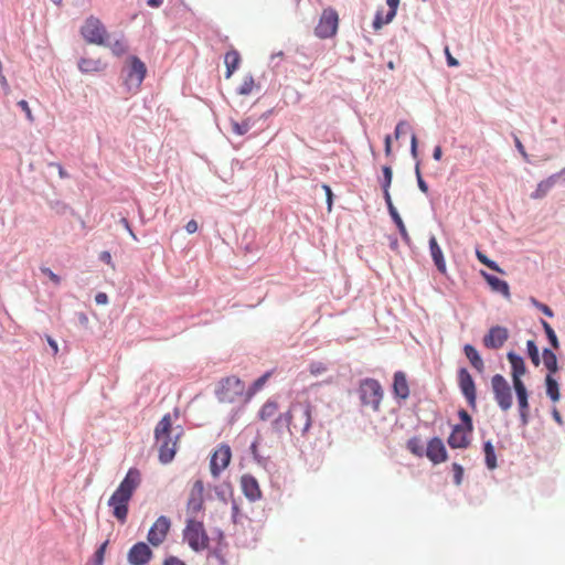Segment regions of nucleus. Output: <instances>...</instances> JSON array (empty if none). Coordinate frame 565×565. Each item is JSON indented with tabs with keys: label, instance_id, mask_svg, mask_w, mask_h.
<instances>
[{
	"label": "nucleus",
	"instance_id": "nucleus-1",
	"mask_svg": "<svg viewBox=\"0 0 565 565\" xmlns=\"http://www.w3.org/2000/svg\"><path fill=\"white\" fill-rule=\"evenodd\" d=\"M140 483V471L137 468H130L108 500V505L113 509L114 518L121 524L127 521L129 501Z\"/></svg>",
	"mask_w": 565,
	"mask_h": 565
},
{
	"label": "nucleus",
	"instance_id": "nucleus-2",
	"mask_svg": "<svg viewBox=\"0 0 565 565\" xmlns=\"http://www.w3.org/2000/svg\"><path fill=\"white\" fill-rule=\"evenodd\" d=\"M311 412L312 406L309 401H296L292 402L289 409L279 414L273 422V430L280 433L284 428H287L291 434L292 429L306 434L311 426Z\"/></svg>",
	"mask_w": 565,
	"mask_h": 565
},
{
	"label": "nucleus",
	"instance_id": "nucleus-3",
	"mask_svg": "<svg viewBox=\"0 0 565 565\" xmlns=\"http://www.w3.org/2000/svg\"><path fill=\"white\" fill-rule=\"evenodd\" d=\"M182 433L181 427L173 429L170 414H166L159 420L154 428V439L161 463L166 465L173 460Z\"/></svg>",
	"mask_w": 565,
	"mask_h": 565
},
{
	"label": "nucleus",
	"instance_id": "nucleus-4",
	"mask_svg": "<svg viewBox=\"0 0 565 565\" xmlns=\"http://www.w3.org/2000/svg\"><path fill=\"white\" fill-rule=\"evenodd\" d=\"M246 393L244 382L234 375L222 379L215 390L218 402L225 404H233L239 401L247 402Z\"/></svg>",
	"mask_w": 565,
	"mask_h": 565
},
{
	"label": "nucleus",
	"instance_id": "nucleus-5",
	"mask_svg": "<svg viewBox=\"0 0 565 565\" xmlns=\"http://www.w3.org/2000/svg\"><path fill=\"white\" fill-rule=\"evenodd\" d=\"M358 393L362 406L369 407L373 412L380 411L381 403L384 396V391L377 380H362L360 382Z\"/></svg>",
	"mask_w": 565,
	"mask_h": 565
},
{
	"label": "nucleus",
	"instance_id": "nucleus-6",
	"mask_svg": "<svg viewBox=\"0 0 565 565\" xmlns=\"http://www.w3.org/2000/svg\"><path fill=\"white\" fill-rule=\"evenodd\" d=\"M183 539L194 552H201L209 547L210 539L202 521L196 518H188L183 530Z\"/></svg>",
	"mask_w": 565,
	"mask_h": 565
},
{
	"label": "nucleus",
	"instance_id": "nucleus-7",
	"mask_svg": "<svg viewBox=\"0 0 565 565\" xmlns=\"http://www.w3.org/2000/svg\"><path fill=\"white\" fill-rule=\"evenodd\" d=\"M147 73L145 63L137 56H130L127 60V74L125 86L128 92L135 94L140 88Z\"/></svg>",
	"mask_w": 565,
	"mask_h": 565
},
{
	"label": "nucleus",
	"instance_id": "nucleus-8",
	"mask_svg": "<svg viewBox=\"0 0 565 565\" xmlns=\"http://www.w3.org/2000/svg\"><path fill=\"white\" fill-rule=\"evenodd\" d=\"M81 34L89 44L106 45L107 30L96 17H88L81 28Z\"/></svg>",
	"mask_w": 565,
	"mask_h": 565
},
{
	"label": "nucleus",
	"instance_id": "nucleus-9",
	"mask_svg": "<svg viewBox=\"0 0 565 565\" xmlns=\"http://www.w3.org/2000/svg\"><path fill=\"white\" fill-rule=\"evenodd\" d=\"M491 388L500 409L509 411L512 407V391L508 381L501 374H495L491 377Z\"/></svg>",
	"mask_w": 565,
	"mask_h": 565
},
{
	"label": "nucleus",
	"instance_id": "nucleus-10",
	"mask_svg": "<svg viewBox=\"0 0 565 565\" xmlns=\"http://www.w3.org/2000/svg\"><path fill=\"white\" fill-rule=\"evenodd\" d=\"M339 26V15L332 8L322 11L319 22L315 29V34L319 39H329L335 35Z\"/></svg>",
	"mask_w": 565,
	"mask_h": 565
},
{
	"label": "nucleus",
	"instance_id": "nucleus-11",
	"mask_svg": "<svg viewBox=\"0 0 565 565\" xmlns=\"http://www.w3.org/2000/svg\"><path fill=\"white\" fill-rule=\"evenodd\" d=\"M204 510V483L201 479L193 482L188 501H186V515L188 518H196L198 513Z\"/></svg>",
	"mask_w": 565,
	"mask_h": 565
},
{
	"label": "nucleus",
	"instance_id": "nucleus-12",
	"mask_svg": "<svg viewBox=\"0 0 565 565\" xmlns=\"http://www.w3.org/2000/svg\"><path fill=\"white\" fill-rule=\"evenodd\" d=\"M232 459V451L228 445L221 444L214 450L210 460V470L214 478H218L221 472L225 470Z\"/></svg>",
	"mask_w": 565,
	"mask_h": 565
},
{
	"label": "nucleus",
	"instance_id": "nucleus-13",
	"mask_svg": "<svg viewBox=\"0 0 565 565\" xmlns=\"http://www.w3.org/2000/svg\"><path fill=\"white\" fill-rule=\"evenodd\" d=\"M458 383L461 393L466 397L468 404L476 408L477 406V392L472 376L467 369L462 367L458 371Z\"/></svg>",
	"mask_w": 565,
	"mask_h": 565
},
{
	"label": "nucleus",
	"instance_id": "nucleus-14",
	"mask_svg": "<svg viewBox=\"0 0 565 565\" xmlns=\"http://www.w3.org/2000/svg\"><path fill=\"white\" fill-rule=\"evenodd\" d=\"M171 522L167 516H159L150 527L147 540L152 546H159L166 540Z\"/></svg>",
	"mask_w": 565,
	"mask_h": 565
},
{
	"label": "nucleus",
	"instance_id": "nucleus-15",
	"mask_svg": "<svg viewBox=\"0 0 565 565\" xmlns=\"http://www.w3.org/2000/svg\"><path fill=\"white\" fill-rule=\"evenodd\" d=\"M509 338V331L504 327L495 326L490 328L483 337V345L488 349H500Z\"/></svg>",
	"mask_w": 565,
	"mask_h": 565
},
{
	"label": "nucleus",
	"instance_id": "nucleus-16",
	"mask_svg": "<svg viewBox=\"0 0 565 565\" xmlns=\"http://www.w3.org/2000/svg\"><path fill=\"white\" fill-rule=\"evenodd\" d=\"M152 557L151 548L143 542H138L128 552L130 565H146Z\"/></svg>",
	"mask_w": 565,
	"mask_h": 565
},
{
	"label": "nucleus",
	"instance_id": "nucleus-17",
	"mask_svg": "<svg viewBox=\"0 0 565 565\" xmlns=\"http://www.w3.org/2000/svg\"><path fill=\"white\" fill-rule=\"evenodd\" d=\"M426 456L434 465L445 462L448 459L446 447L439 437H434L428 441Z\"/></svg>",
	"mask_w": 565,
	"mask_h": 565
},
{
	"label": "nucleus",
	"instance_id": "nucleus-18",
	"mask_svg": "<svg viewBox=\"0 0 565 565\" xmlns=\"http://www.w3.org/2000/svg\"><path fill=\"white\" fill-rule=\"evenodd\" d=\"M471 431H468V429H465L461 425H456L452 428V431L450 436L448 437V445L452 449H463L467 448L470 445L469 435Z\"/></svg>",
	"mask_w": 565,
	"mask_h": 565
},
{
	"label": "nucleus",
	"instance_id": "nucleus-19",
	"mask_svg": "<svg viewBox=\"0 0 565 565\" xmlns=\"http://www.w3.org/2000/svg\"><path fill=\"white\" fill-rule=\"evenodd\" d=\"M241 487L245 497L250 501H256L262 498V491L258 481L252 475L242 476Z\"/></svg>",
	"mask_w": 565,
	"mask_h": 565
},
{
	"label": "nucleus",
	"instance_id": "nucleus-20",
	"mask_svg": "<svg viewBox=\"0 0 565 565\" xmlns=\"http://www.w3.org/2000/svg\"><path fill=\"white\" fill-rule=\"evenodd\" d=\"M513 387L518 398L520 417L522 419V423L526 424L530 412L529 394L526 386L524 383H516V385H513Z\"/></svg>",
	"mask_w": 565,
	"mask_h": 565
},
{
	"label": "nucleus",
	"instance_id": "nucleus-21",
	"mask_svg": "<svg viewBox=\"0 0 565 565\" xmlns=\"http://www.w3.org/2000/svg\"><path fill=\"white\" fill-rule=\"evenodd\" d=\"M429 250H430V256L433 258V262H434L436 268L438 269V271L443 275H446L447 274L446 260H445L441 247L439 246L435 236H430V238H429Z\"/></svg>",
	"mask_w": 565,
	"mask_h": 565
},
{
	"label": "nucleus",
	"instance_id": "nucleus-22",
	"mask_svg": "<svg viewBox=\"0 0 565 565\" xmlns=\"http://www.w3.org/2000/svg\"><path fill=\"white\" fill-rule=\"evenodd\" d=\"M508 360L512 367L513 385H516V383H523L521 376L524 375L526 372L523 359L520 355L515 354L514 352H509Z\"/></svg>",
	"mask_w": 565,
	"mask_h": 565
},
{
	"label": "nucleus",
	"instance_id": "nucleus-23",
	"mask_svg": "<svg viewBox=\"0 0 565 565\" xmlns=\"http://www.w3.org/2000/svg\"><path fill=\"white\" fill-rule=\"evenodd\" d=\"M393 393L395 397L406 399L409 396V386L406 374L398 371L394 374Z\"/></svg>",
	"mask_w": 565,
	"mask_h": 565
},
{
	"label": "nucleus",
	"instance_id": "nucleus-24",
	"mask_svg": "<svg viewBox=\"0 0 565 565\" xmlns=\"http://www.w3.org/2000/svg\"><path fill=\"white\" fill-rule=\"evenodd\" d=\"M386 3L388 6V11L386 15L383 18L382 13L379 11L375 15L373 26L375 30L381 29L384 24L390 23L394 17L396 15V11L399 4V0H386Z\"/></svg>",
	"mask_w": 565,
	"mask_h": 565
},
{
	"label": "nucleus",
	"instance_id": "nucleus-25",
	"mask_svg": "<svg viewBox=\"0 0 565 565\" xmlns=\"http://www.w3.org/2000/svg\"><path fill=\"white\" fill-rule=\"evenodd\" d=\"M481 275L483 276V278L489 284V286L491 287V289L493 291L500 292L504 296V298L510 299V297H511L510 287L505 280H502V279H500L493 275H490L483 270L481 271Z\"/></svg>",
	"mask_w": 565,
	"mask_h": 565
},
{
	"label": "nucleus",
	"instance_id": "nucleus-26",
	"mask_svg": "<svg viewBox=\"0 0 565 565\" xmlns=\"http://www.w3.org/2000/svg\"><path fill=\"white\" fill-rule=\"evenodd\" d=\"M278 411L279 406L277 402L268 399L258 411V418L263 422L271 420L273 423L274 419L277 418V416L280 414Z\"/></svg>",
	"mask_w": 565,
	"mask_h": 565
},
{
	"label": "nucleus",
	"instance_id": "nucleus-27",
	"mask_svg": "<svg viewBox=\"0 0 565 565\" xmlns=\"http://www.w3.org/2000/svg\"><path fill=\"white\" fill-rule=\"evenodd\" d=\"M224 63L226 66L225 77L230 78L233 75V73L238 68L241 63V55L238 51L232 49L228 52H226L224 56Z\"/></svg>",
	"mask_w": 565,
	"mask_h": 565
},
{
	"label": "nucleus",
	"instance_id": "nucleus-28",
	"mask_svg": "<svg viewBox=\"0 0 565 565\" xmlns=\"http://www.w3.org/2000/svg\"><path fill=\"white\" fill-rule=\"evenodd\" d=\"M463 352L466 358L469 360L470 364L479 372L482 373L484 371V363L481 359L479 352L471 344H466L463 347Z\"/></svg>",
	"mask_w": 565,
	"mask_h": 565
},
{
	"label": "nucleus",
	"instance_id": "nucleus-29",
	"mask_svg": "<svg viewBox=\"0 0 565 565\" xmlns=\"http://www.w3.org/2000/svg\"><path fill=\"white\" fill-rule=\"evenodd\" d=\"M557 178H558L557 174H553V175L548 177L547 179L541 181L537 184L536 190L531 194V198L534 200L544 198L550 192V190L554 186Z\"/></svg>",
	"mask_w": 565,
	"mask_h": 565
},
{
	"label": "nucleus",
	"instance_id": "nucleus-30",
	"mask_svg": "<svg viewBox=\"0 0 565 565\" xmlns=\"http://www.w3.org/2000/svg\"><path fill=\"white\" fill-rule=\"evenodd\" d=\"M78 68L83 73H97L105 68V64L100 60L83 57L78 61Z\"/></svg>",
	"mask_w": 565,
	"mask_h": 565
},
{
	"label": "nucleus",
	"instance_id": "nucleus-31",
	"mask_svg": "<svg viewBox=\"0 0 565 565\" xmlns=\"http://www.w3.org/2000/svg\"><path fill=\"white\" fill-rule=\"evenodd\" d=\"M486 465L490 470L497 468V457L492 443L490 440L486 441L483 445Z\"/></svg>",
	"mask_w": 565,
	"mask_h": 565
},
{
	"label": "nucleus",
	"instance_id": "nucleus-32",
	"mask_svg": "<svg viewBox=\"0 0 565 565\" xmlns=\"http://www.w3.org/2000/svg\"><path fill=\"white\" fill-rule=\"evenodd\" d=\"M546 383V394L551 397L553 402H557L559 399V388L557 382L553 379L551 374H548L545 379Z\"/></svg>",
	"mask_w": 565,
	"mask_h": 565
},
{
	"label": "nucleus",
	"instance_id": "nucleus-33",
	"mask_svg": "<svg viewBox=\"0 0 565 565\" xmlns=\"http://www.w3.org/2000/svg\"><path fill=\"white\" fill-rule=\"evenodd\" d=\"M543 363L550 371L551 375L557 371L556 355L550 349L543 350Z\"/></svg>",
	"mask_w": 565,
	"mask_h": 565
},
{
	"label": "nucleus",
	"instance_id": "nucleus-34",
	"mask_svg": "<svg viewBox=\"0 0 565 565\" xmlns=\"http://www.w3.org/2000/svg\"><path fill=\"white\" fill-rule=\"evenodd\" d=\"M390 215H391L392 220L394 221V223L396 224L403 241L408 244L411 242V236H409V234L405 227V224H404L401 215L398 214L397 210L390 213Z\"/></svg>",
	"mask_w": 565,
	"mask_h": 565
},
{
	"label": "nucleus",
	"instance_id": "nucleus-35",
	"mask_svg": "<svg viewBox=\"0 0 565 565\" xmlns=\"http://www.w3.org/2000/svg\"><path fill=\"white\" fill-rule=\"evenodd\" d=\"M256 87L255 79L252 75H246L243 78L242 84L237 88V93L239 95H249L253 93L254 88Z\"/></svg>",
	"mask_w": 565,
	"mask_h": 565
},
{
	"label": "nucleus",
	"instance_id": "nucleus-36",
	"mask_svg": "<svg viewBox=\"0 0 565 565\" xmlns=\"http://www.w3.org/2000/svg\"><path fill=\"white\" fill-rule=\"evenodd\" d=\"M270 376V373L267 372L265 373L264 375H262L260 377H258L254 383L253 385L250 386V388L248 391H246V401H249L253 395L259 391L264 385L265 383L267 382V380L269 379Z\"/></svg>",
	"mask_w": 565,
	"mask_h": 565
},
{
	"label": "nucleus",
	"instance_id": "nucleus-37",
	"mask_svg": "<svg viewBox=\"0 0 565 565\" xmlns=\"http://www.w3.org/2000/svg\"><path fill=\"white\" fill-rule=\"evenodd\" d=\"M250 127H252V124H250L249 119L243 120L242 122L234 121V120L231 121L232 132H234L237 136L245 135L246 132H248Z\"/></svg>",
	"mask_w": 565,
	"mask_h": 565
},
{
	"label": "nucleus",
	"instance_id": "nucleus-38",
	"mask_svg": "<svg viewBox=\"0 0 565 565\" xmlns=\"http://www.w3.org/2000/svg\"><path fill=\"white\" fill-rule=\"evenodd\" d=\"M476 256L478 258V260L486 265L488 268L494 270V271H498V273H503V270L498 266V264L491 259H489L483 253H481L479 249L476 250Z\"/></svg>",
	"mask_w": 565,
	"mask_h": 565
},
{
	"label": "nucleus",
	"instance_id": "nucleus-39",
	"mask_svg": "<svg viewBox=\"0 0 565 565\" xmlns=\"http://www.w3.org/2000/svg\"><path fill=\"white\" fill-rule=\"evenodd\" d=\"M542 327L546 333V337L548 338L551 345L554 349H558L559 343H558L557 337H556L553 328L551 327V324L548 322H546L545 320H542Z\"/></svg>",
	"mask_w": 565,
	"mask_h": 565
},
{
	"label": "nucleus",
	"instance_id": "nucleus-40",
	"mask_svg": "<svg viewBox=\"0 0 565 565\" xmlns=\"http://www.w3.org/2000/svg\"><path fill=\"white\" fill-rule=\"evenodd\" d=\"M407 449L415 456H423V446L417 437H413L407 441Z\"/></svg>",
	"mask_w": 565,
	"mask_h": 565
},
{
	"label": "nucleus",
	"instance_id": "nucleus-41",
	"mask_svg": "<svg viewBox=\"0 0 565 565\" xmlns=\"http://www.w3.org/2000/svg\"><path fill=\"white\" fill-rule=\"evenodd\" d=\"M529 356L534 365L540 364L539 349L533 340H529L526 343Z\"/></svg>",
	"mask_w": 565,
	"mask_h": 565
},
{
	"label": "nucleus",
	"instance_id": "nucleus-42",
	"mask_svg": "<svg viewBox=\"0 0 565 565\" xmlns=\"http://www.w3.org/2000/svg\"><path fill=\"white\" fill-rule=\"evenodd\" d=\"M108 46L116 56H121L127 52V46L122 40H116Z\"/></svg>",
	"mask_w": 565,
	"mask_h": 565
},
{
	"label": "nucleus",
	"instance_id": "nucleus-43",
	"mask_svg": "<svg viewBox=\"0 0 565 565\" xmlns=\"http://www.w3.org/2000/svg\"><path fill=\"white\" fill-rule=\"evenodd\" d=\"M458 416H459L460 420L462 422L461 426H463L465 429H468V431H472L473 430L472 419H471V416L468 414V412L465 409H459Z\"/></svg>",
	"mask_w": 565,
	"mask_h": 565
},
{
	"label": "nucleus",
	"instance_id": "nucleus-44",
	"mask_svg": "<svg viewBox=\"0 0 565 565\" xmlns=\"http://www.w3.org/2000/svg\"><path fill=\"white\" fill-rule=\"evenodd\" d=\"M383 171V181H382V189H390L393 178L392 168L388 166H384L382 168Z\"/></svg>",
	"mask_w": 565,
	"mask_h": 565
},
{
	"label": "nucleus",
	"instance_id": "nucleus-45",
	"mask_svg": "<svg viewBox=\"0 0 565 565\" xmlns=\"http://www.w3.org/2000/svg\"><path fill=\"white\" fill-rule=\"evenodd\" d=\"M415 173H416V179H417V184H418L419 190L425 194L428 193V185L422 178L420 168H419L418 162L415 166Z\"/></svg>",
	"mask_w": 565,
	"mask_h": 565
},
{
	"label": "nucleus",
	"instance_id": "nucleus-46",
	"mask_svg": "<svg viewBox=\"0 0 565 565\" xmlns=\"http://www.w3.org/2000/svg\"><path fill=\"white\" fill-rule=\"evenodd\" d=\"M452 471H454V482L457 486L461 484L462 478H463V468L459 463L454 462Z\"/></svg>",
	"mask_w": 565,
	"mask_h": 565
},
{
	"label": "nucleus",
	"instance_id": "nucleus-47",
	"mask_svg": "<svg viewBox=\"0 0 565 565\" xmlns=\"http://www.w3.org/2000/svg\"><path fill=\"white\" fill-rule=\"evenodd\" d=\"M408 129H411L409 124L406 120H401L395 128V139H399Z\"/></svg>",
	"mask_w": 565,
	"mask_h": 565
},
{
	"label": "nucleus",
	"instance_id": "nucleus-48",
	"mask_svg": "<svg viewBox=\"0 0 565 565\" xmlns=\"http://www.w3.org/2000/svg\"><path fill=\"white\" fill-rule=\"evenodd\" d=\"M107 544L108 542H104L99 547L98 550L95 552V561L97 563V565H102L103 562H104V556H105V552H106V547H107Z\"/></svg>",
	"mask_w": 565,
	"mask_h": 565
},
{
	"label": "nucleus",
	"instance_id": "nucleus-49",
	"mask_svg": "<svg viewBox=\"0 0 565 565\" xmlns=\"http://www.w3.org/2000/svg\"><path fill=\"white\" fill-rule=\"evenodd\" d=\"M18 106L25 113V116H26V119L30 121V122H33L34 121V117H33V114L29 107V104L26 100L22 99L20 102H18Z\"/></svg>",
	"mask_w": 565,
	"mask_h": 565
},
{
	"label": "nucleus",
	"instance_id": "nucleus-50",
	"mask_svg": "<svg viewBox=\"0 0 565 565\" xmlns=\"http://www.w3.org/2000/svg\"><path fill=\"white\" fill-rule=\"evenodd\" d=\"M326 371L327 367L322 362H313L310 364V373L313 375H319Z\"/></svg>",
	"mask_w": 565,
	"mask_h": 565
},
{
	"label": "nucleus",
	"instance_id": "nucleus-51",
	"mask_svg": "<svg viewBox=\"0 0 565 565\" xmlns=\"http://www.w3.org/2000/svg\"><path fill=\"white\" fill-rule=\"evenodd\" d=\"M383 194H384L385 202L387 204L388 212L392 213V212L396 211V207L394 206V204L392 202L390 189H383Z\"/></svg>",
	"mask_w": 565,
	"mask_h": 565
},
{
	"label": "nucleus",
	"instance_id": "nucleus-52",
	"mask_svg": "<svg viewBox=\"0 0 565 565\" xmlns=\"http://www.w3.org/2000/svg\"><path fill=\"white\" fill-rule=\"evenodd\" d=\"M445 55H446V58H447V64L448 66H451V67H455V66H458L459 65V62L457 58H455L451 53H450V50L448 46L445 47Z\"/></svg>",
	"mask_w": 565,
	"mask_h": 565
},
{
	"label": "nucleus",
	"instance_id": "nucleus-53",
	"mask_svg": "<svg viewBox=\"0 0 565 565\" xmlns=\"http://www.w3.org/2000/svg\"><path fill=\"white\" fill-rule=\"evenodd\" d=\"M42 271L55 284L58 285L61 282V278L54 274L50 268H44Z\"/></svg>",
	"mask_w": 565,
	"mask_h": 565
},
{
	"label": "nucleus",
	"instance_id": "nucleus-54",
	"mask_svg": "<svg viewBox=\"0 0 565 565\" xmlns=\"http://www.w3.org/2000/svg\"><path fill=\"white\" fill-rule=\"evenodd\" d=\"M163 565H185V563L175 556H169L164 559Z\"/></svg>",
	"mask_w": 565,
	"mask_h": 565
},
{
	"label": "nucleus",
	"instance_id": "nucleus-55",
	"mask_svg": "<svg viewBox=\"0 0 565 565\" xmlns=\"http://www.w3.org/2000/svg\"><path fill=\"white\" fill-rule=\"evenodd\" d=\"M384 151L387 157L392 154V138L390 135L384 138Z\"/></svg>",
	"mask_w": 565,
	"mask_h": 565
},
{
	"label": "nucleus",
	"instance_id": "nucleus-56",
	"mask_svg": "<svg viewBox=\"0 0 565 565\" xmlns=\"http://www.w3.org/2000/svg\"><path fill=\"white\" fill-rule=\"evenodd\" d=\"M411 152L414 158H417V137L415 134L412 135L411 139Z\"/></svg>",
	"mask_w": 565,
	"mask_h": 565
},
{
	"label": "nucleus",
	"instance_id": "nucleus-57",
	"mask_svg": "<svg viewBox=\"0 0 565 565\" xmlns=\"http://www.w3.org/2000/svg\"><path fill=\"white\" fill-rule=\"evenodd\" d=\"M95 301L97 305H106L108 302V296L105 292H98L95 296Z\"/></svg>",
	"mask_w": 565,
	"mask_h": 565
},
{
	"label": "nucleus",
	"instance_id": "nucleus-58",
	"mask_svg": "<svg viewBox=\"0 0 565 565\" xmlns=\"http://www.w3.org/2000/svg\"><path fill=\"white\" fill-rule=\"evenodd\" d=\"M185 230L189 234H193L198 231V223L194 220H191L186 223Z\"/></svg>",
	"mask_w": 565,
	"mask_h": 565
},
{
	"label": "nucleus",
	"instance_id": "nucleus-59",
	"mask_svg": "<svg viewBox=\"0 0 565 565\" xmlns=\"http://www.w3.org/2000/svg\"><path fill=\"white\" fill-rule=\"evenodd\" d=\"M514 142H515V147L516 149L519 150V152L524 157L526 158L527 157V153L525 151V148L524 146L522 145L521 140L515 136L514 137Z\"/></svg>",
	"mask_w": 565,
	"mask_h": 565
},
{
	"label": "nucleus",
	"instance_id": "nucleus-60",
	"mask_svg": "<svg viewBox=\"0 0 565 565\" xmlns=\"http://www.w3.org/2000/svg\"><path fill=\"white\" fill-rule=\"evenodd\" d=\"M51 166L57 168L60 178H68V173L63 169V167L60 163H51Z\"/></svg>",
	"mask_w": 565,
	"mask_h": 565
},
{
	"label": "nucleus",
	"instance_id": "nucleus-61",
	"mask_svg": "<svg viewBox=\"0 0 565 565\" xmlns=\"http://www.w3.org/2000/svg\"><path fill=\"white\" fill-rule=\"evenodd\" d=\"M441 156H443L441 147L440 146H436L435 149H434V152H433V158L435 160L439 161L441 159Z\"/></svg>",
	"mask_w": 565,
	"mask_h": 565
},
{
	"label": "nucleus",
	"instance_id": "nucleus-62",
	"mask_svg": "<svg viewBox=\"0 0 565 565\" xmlns=\"http://www.w3.org/2000/svg\"><path fill=\"white\" fill-rule=\"evenodd\" d=\"M100 259L103 262H105L106 264H108V265H113V263H111V255H110L109 252H103L100 254Z\"/></svg>",
	"mask_w": 565,
	"mask_h": 565
},
{
	"label": "nucleus",
	"instance_id": "nucleus-63",
	"mask_svg": "<svg viewBox=\"0 0 565 565\" xmlns=\"http://www.w3.org/2000/svg\"><path fill=\"white\" fill-rule=\"evenodd\" d=\"M47 343L52 348L54 354H56L58 352V345H57L56 341L54 339H52L51 337H47Z\"/></svg>",
	"mask_w": 565,
	"mask_h": 565
},
{
	"label": "nucleus",
	"instance_id": "nucleus-64",
	"mask_svg": "<svg viewBox=\"0 0 565 565\" xmlns=\"http://www.w3.org/2000/svg\"><path fill=\"white\" fill-rule=\"evenodd\" d=\"M540 310L547 317H553L552 309L546 305H540Z\"/></svg>",
	"mask_w": 565,
	"mask_h": 565
}]
</instances>
